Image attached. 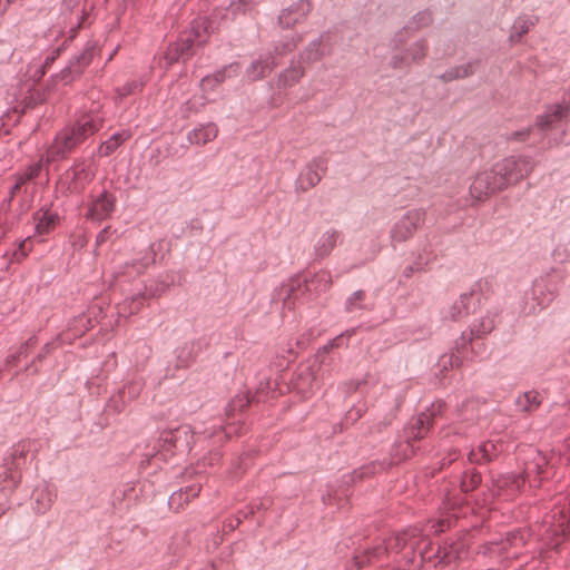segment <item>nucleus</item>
<instances>
[{
	"label": "nucleus",
	"mask_w": 570,
	"mask_h": 570,
	"mask_svg": "<svg viewBox=\"0 0 570 570\" xmlns=\"http://www.w3.org/2000/svg\"><path fill=\"white\" fill-rule=\"evenodd\" d=\"M533 167L530 157L504 158L475 176L470 187V194L476 200L484 199L507 188L510 184L520 181L533 170Z\"/></svg>",
	"instance_id": "1"
},
{
	"label": "nucleus",
	"mask_w": 570,
	"mask_h": 570,
	"mask_svg": "<svg viewBox=\"0 0 570 570\" xmlns=\"http://www.w3.org/2000/svg\"><path fill=\"white\" fill-rule=\"evenodd\" d=\"M104 124V118L97 110L82 114L77 120L57 134L53 142L47 149L43 160L51 164L65 158L78 145L97 132Z\"/></svg>",
	"instance_id": "2"
},
{
	"label": "nucleus",
	"mask_w": 570,
	"mask_h": 570,
	"mask_svg": "<svg viewBox=\"0 0 570 570\" xmlns=\"http://www.w3.org/2000/svg\"><path fill=\"white\" fill-rule=\"evenodd\" d=\"M548 476L549 471L547 459L543 454L538 453L534 461L527 465L525 476L514 474L505 475L499 480V488L507 489L512 494L521 489L525 478L529 479L531 484L538 487L541 480L547 479Z\"/></svg>",
	"instance_id": "3"
},
{
	"label": "nucleus",
	"mask_w": 570,
	"mask_h": 570,
	"mask_svg": "<svg viewBox=\"0 0 570 570\" xmlns=\"http://www.w3.org/2000/svg\"><path fill=\"white\" fill-rule=\"evenodd\" d=\"M209 21L205 17L197 18L191 26V31L188 37L181 42L174 43L169 47L167 59L170 62L178 61L179 59L189 58L194 45H204L208 37Z\"/></svg>",
	"instance_id": "4"
},
{
	"label": "nucleus",
	"mask_w": 570,
	"mask_h": 570,
	"mask_svg": "<svg viewBox=\"0 0 570 570\" xmlns=\"http://www.w3.org/2000/svg\"><path fill=\"white\" fill-rule=\"evenodd\" d=\"M26 451L24 446L14 449L0 466V492H2L6 499H8L20 484Z\"/></svg>",
	"instance_id": "5"
},
{
	"label": "nucleus",
	"mask_w": 570,
	"mask_h": 570,
	"mask_svg": "<svg viewBox=\"0 0 570 570\" xmlns=\"http://www.w3.org/2000/svg\"><path fill=\"white\" fill-rule=\"evenodd\" d=\"M429 51V46L425 39H420L413 42L404 52L394 53L391 58L390 65L394 69H403L412 63L422 61Z\"/></svg>",
	"instance_id": "6"
},
{
	"label": "nucleus",
	"mask_w": 570,
	"mask_h": 570,
	"mask_svg": "<svg viewBox=\"0 0 570 570\" xmlns=\"http://www.w3.org/2000/svg\"><path fill=\"white\" fill-rule=\"evenodd\" d=\"M116 207V197L104 190L99 195L92 197L90 203L88 204V212L86 214V217L95 220V222H101L114 213Z\"/></svg>",
	"instance_id": "7"
},
{
	"label": "nucleus",
	"mask_w": 570,
	"mask_h": 570,
	"mask_svg": "<svg viewBox=\"0 0 570 570\" xmlns=\"http://www.w3.org/2000/svg\"><path fill=\"white\" fill-rule=\"evenodd\" d=\"M326 170V163L323 159H313L299 173L296 180L297 188L303 191L312 189L321 181Z\"/></svg>",
	"instance_id": "8"
},
{
	"label": "nucleus",
	"mask_w": 570,
	"mask_h": 570,
	"mask_svg": "<svg viewBox=\"0 0 570 570\" xmlns=\"http://www.w3.org/2000/svg\"><path fill=\"white\" fill-rule=\"evenodd\" d=\"M423 223V214L420 210L407 212L392 229L394 242H404L412 237Z\"/></svg>",
	"instance_id": "9"
},
{
	"label": "nucleus",
	"mask_w": 570,
	"mask_h": 570,
	"mask_svg": "<svg viewBox=\"0 0 570 570\" xmlns=\"http://www.w3.org/2000/svg\"><path fill=\"white\" fill-rule=\"evenodd\" d=\"M311 11V3L307 0L298 2L284 9L279 14V24L283 28H291L297 23H302Z\"/></svg>",
	"instance_id": "10"
},
{
	"label": "nucleus",
	"mask_w": 570,
	"mask_h": 570,
	"mask_svg": "<svg viewBox=\"0 0 570 570\" xmlns=\"http://www.w3.org/2000/svg\"><path fill=\"white\" fill-rule=\"evenodd\" d=\"M186 436L187 430L185 428L164 431L158 440L159 451L164 459L167 456V454H171L174 450L181 446V441L183 439L186 440Z\"/></svg>",
	"instance_id": "11"
},
{
	"label": "nucleus",
	"mask_w": 570,
	"mask_h": 570,
	"mask_svg": "<svg viewBox=\"0 0 570 570\" xmlns=\"http://www.w3.org/2000/svg\"><path fill=\"white\" fill-rule=\"evenodd\" d=\"M275 67L276 62L274 57L272 53H267L252 62L246 70V76L250 81H256L266 77Z\"/></svg>",
	"instance_id": "12"
},
{
	"label": "nucleus",
	"mask_w": 570,
	"mask_h": 570,
	"mask_svg": "<svg viewBox=\"0 0 570 570\" xmlns=\"http://www.w3.org/2000/svg\"><path fill=\"white\" fill-rule=\"evenodd\" d=\"M202 490L200 483H195L186 487L185 489H180L177 492H174L169 498V505L176 512L181 511L191 499L198 497Z\"/></svg>",
	"instance_id": "13"
},
{
	"label": "nucleus",
	"mask_w": 570,
	"mask_h": 570,
	"mask_svg": "<svg viewBox=\"0 0 570 570\" xmlns=\"http://www.w3.org/2000/svg\"><path fill=\"white\" fill-rule=\"evenodd\" d=\"M217 135L218 127L215 124L209 122L190 130L187 135V139L193 145H205L213 141Z\"/></svg>",
	"instance_id": "14"
},
{
	"label": "nucleus",
	"mask_w": 570,
	"mask_h": 570,
	"mask_svg": "<svg viewBox=\"0 0 570 570\" xmlns=\"http://www.w3.org/2000/svg\"><path fill=\"white\" fill-rule=\"evenodd\" d=\"M525 531H517L507 538L501 548L507 559L518 558L522 553L521 548L525 544Z\"/></svg>",
	"instance_id": "15"
},
{
	"label": "nucleus",
	"mask_w": 570,
	"mask_h": 570,
	"mask_svg": "<svg viewBox=\"0 0 570 570\" xmlns=\"http://www.w3.org/2000/svg\"><path fill=\"white\" fill-rule=\"evenodd\" d=\"M36 233L45 236L53 230L58 224V215L50 210H39L35 214Z\"/></svg>",
	"instance_id": "16"
},
{
	"label": "nucleus",
	"mask_w": 570,
	"mask_h": 570,
	"mask_svg": "<svg viewBox=\"0 0 570 570\" xmlns=\"http://www.w3.org/2000/svg\"><path fill=\"white\" fill-rule=\"evenodd\" d=\"M500 450L498 444L492 441L483 442L478 449L470 452L469 460L473 463L489 462L498 455Z\"/></svg>",
	"instance_id": "17"
},
{
	"label": "nucleus",
	"mask_w": 570,
	"mask_h": 570,
	"mask_svg": "<svg viewBox=\"0 0 570 570\" xmlns=\"http://www.w3.org/2000/svg\"><path fill=\"white\" fill-rule=\"evenodd\" d=\"M568 114V108L562 105H554L544 115L538 116L537 126L541 129L549 128L553 122L560 121Z\"/></svg>",
	"instance_id": "18"
},
{
	"label": "nucleus",
	"mask_w": 570,
	"mask_h": 570,
	"mask_svg": "<svg viewBox=\"0 0 570 570\" xmlns=\"http://www.w3.org/2000/svg\"><path fill=\"white\" fill-rule=\"evenodd\" d=\"M239 69L240 68L237 63H232L213 76L204 78L202 81L203 86L214 88L216 85L225 81V79L236 77L239 73Z\"/></svg>",
	"instance_id": "19"
},
{
	"label": "nucleus",
	"mask_w": 570,
	"mask_h": 570,
	"mask_svg": "<svg viewBox=\"0 0 570 570\" xmlns=\"http://www.w3.org/2000/svg\"><path fill=\"white\" fill-rule=\"evenodd\" d=\"M338 236V232L334 229L323 233L315 246L317 255L322 257L327 256L336 246Z\"/></svg>",
	"instance_id": "20"
},
{
	"label": "nucleus",
	"mask_w": 570,
	"mask_h": 570,
	"mask_svg": "<svg viewBox=\"0 0 570 570\" xmlns=\"http://www.w3.org/2000/svg\"><path fill=\"white\" fill-rule=\"evenodd\" d=\"M473 293H464L459 299H456L450 308V317L452 320H458L466 314H469L472 305H473Z\"/></svg>",
	"instance_id": "21"
},
{
	"label": "nucleus",
	"mask_w": 570,
	"mask_h": 570,
	"mask_svg": "<svg viewBox=\"0 0 570 570\" xmlns=\"http://www.w3.org/2000/svg\"><path fill=\"white\" fill-rule=\"evenodd\" d=\"M332 286V276L328 272L322 271L305 284V288L309 292L323 293Z\"/></svg>",
	"instance_id": "22"
},
{
	"label": "nucleus",
	"mask_w": 570,
	"mask_h": 570,
	"mask_svg": "<svg viewBox=\"0 0 570 570\" xmlns=\"http://www.w3.org/2000/svg\"><path fill=\"white\" fill-rule=\"evenodd\" d=\"M431 415L426 413L420 414L413 425L409 430V438L419 440L424 438L431 426Z\"/></svg>",
	"instance_id": "23"
},
{
	"label": "nucleus",
	"mask_w": 570,
	"mask_h": 570,
	"mask_svg": "<svg viewBox=\"0 0 570 570\" xmlns=\"http://www.w3.org/2000/svg\"><path fill=\"white\" fill-rule=\"evenodd\" d=\"M129 138L127 132H118L111 136L108 140L102 142L98 148V154L101 157L110 156L124 141Z\"/></svg>",
	"instance_id": "24"
},
{
	"label": "nucleus",
	"mask_w": 570,
	"mask_h": 570,
	"mask_svg": "<svg viewBox=\"0 0 570 570\" xmlns=\"http://www.w3.org/2000/svg\"><path fill=\"white\" fill-rule=\"evenodd\" d=\"M324 57V52L322 49V41L314 40L312 41L305 50L301 53V60L306 65H312L314 62L320 61Z\"/></svg>",
	"instance_id": "25"
},
{
	"label": "nucleus",
	"mask_w": 570,
	"mask_h": 570,
	"mask_svg": "<svg viewBox=\"0 0 570 570\" xmlns=\"http://www.w3.org/2000/svg\"><path fill=\"white\" fill-rule=\"evenodd\" d=\"M304 75L305 70L302 67H291L279 76L278 86L284 88L293 87L304 77Z\"/></svg>",
	"instance_id": "26"
},
{
	"label": "nucleus",
	"mask_w": 570,
	"mask_h": 570,
	"mask_svg": "<svg viewBox=\"0 0 570 570\" xmlns=\"http://www.w3.org/2000/svg\"><path fill=\"white\" fill-rule=\"evenodd\" d=\"M535 21L530 18H518L513 26L510 35V40L512 42H519L523 35L528 33L529 30L534 26Z\"/></svg>",
	"instance_id": "27"
},
{
	"label": "nucleus",
	"mask_w": 570,
	"mask_h": 570,
	"mask_svg": "<svg viewBox=\"0 0 570 570\" xmlns=\"http://www.w3.org/2000/svg\"><path fill=\"white\" fill-rule=\"evenodd\" d=\"M72 176L75 179L73 190H80L85 187L86 183L92 178V174L82 165L76 166L72 171L68 173L67 176Z\"/></svg>",
	"instance_id": "28"
},
{
	"label": "nucleus",
	"mask_w": 570,
	"mask_h": 570,
	"mask_svg": "<svg viewBox=\"0 0 570 570\" xmlns=\"http://www.w3.org/2000/svg\"><path fill=\"white\" fill-rule=\"evenodd\" d=\"M53 500L55 494L50 490L46 489L40 491L35 500V512L38 514L46 513L51 508Z\"/></svg>",
	"instance_id": "29"
},
{
	"label": "nucleus",
	"mask_w": 570,
	"mask_h": 570,
	"mask_svg": "<svg viewBox=\"0 0 570 570\" xmlns=\"http://www.w3.org/2000/svg\"><path fill=\"white\" fill-rule=\"evenodd\" d=\"M541 403L540 394L534 391L524 393L518 399V405L522 411L531 412Z\"/></svg>",
	"instance_id": "30"
},
{
	"label": "nucleus",
	"mask_w": 570,
	"mask_h": 570,
	"mask_svg": "<svg viewBox=\"0 0 570 570\" xmlns=\"http://www.w3.org/2000/svg\"><path fill=\"white\" fill-rule=\"evenodd\" d=\"M151 261L153 259L150 257L141 261L132 259L131 262L126 263L122 274L129 277L140 275L150 265Z\"/></svg>",
	"instance_id": "31"
},
{
	"label": "nucleus",
	"mask_w": 570,
	"mask_h": 570,
	"mask_svg": "<svg viewBox=\"0 0 570 570\" xmlns=\"http://www.w3.org/2000/svg\"><path fill=\"white\" fill-rule=\"evenodd\" d=\"M432 22V17L430 12L423 11L419 12L412 18V21L406 26L405 33L409 31H417L422 28L428 27Z\"/></svg>",
	"instance_id": "32"
},
{
	"label": "nucleus",
	"mask_w": 570,
	"mask_h": 570,
	"mask_svg": "<svg viewBox=\"0 0 570 570\" xmlns=\"http://www.w3.org/2000/svg\"><path fill=\"white\" fill-rule=\"evenodd\" d=\"M298 293H303V285L299 281H292L281 289V294L286 303L297 299Z\"/></svg>",
	"instance_id": "33"
},
{
	"label": "nucleus",
	"mask_w": 570,
	"mask_h": 570,
	"mask_svg": "<svg viewBox=\"0 0 570 570\" xmlns=\"http://www.w3.org/2000/svg\"><path fill=\"white\" fill-rule=\"evenodd\" d=\"M481 482V475L475 472L471 471L469 473H465L462 481H461V490L463 492H470L474 490Z\"/></svg>",
	"instance_id": "34"
},
{
	"label": "nucleus",
	"mask_w": 570,
	"mask_h": 570,
	"mask_svg": "<svg viewBox=\"0 0 570 570\" xmlns=\"http://www.w3.org/2000/svg\"><path fill=\"white\" fill-rule=\"evenodd\" d=\"M250 403V399L248 394H240L237 395L232 402H230V410L232 411H243L246 409Z\"/></svg>",
	"instance_id": "35"
},
{
	"label": "nucleus",
	"mask_w": 570,
	"mask_h": 570,
	"mask_svg": "<svg viewBox=\"0 0 570 570\" xmlns=\"http://www.w3.org/2000/svg\"><path fill=\"white\" fill-rule=\"evenodd\" d=\"M493 327H494L493 320L488 317L480 322L479 327L474 326L472 330V333L475 334L476 336H481V335L490 333L493 330Z\"/></svg>",
	"instance_id": "36"
},
{
	"label": "nucleus",
	"mask_w": 570,
	"mask_h": 570,
	"mask_svg": "<svg viewBox=\"0 0 570 570\" xmlns=\"http://www.w3.org/2000/svg\"><path fill=\"white\" fill-rule=\"evenodd\" d=\"M476 70V62H468L456 67L459 79L473 75Z\"/></svg>",
	"instance_id": "37"
},
{
	"label": "nucleus",
	"mask_w": 570,
	"mask_h": 570,
	"mask_svg": "<svg viewBox=\"0 0 570 570\" xmlns=\"http://www.w3.org/2000/svg\"><path fill=\"white\" fill-rule=\"evenodd\" d=\"M299 41L301 38H292L289 41L284 42L282 46H277L275 50L279 56L286 55L287 52L292 51Z\"/></svg>",
	"instance_id": "38"
},
{
	"label": "nucleus",
	"mask_w": 570,
	"mask_h": 570,
	"mask_svg": "<svg viewBox=\"0 0 570 570\" xmlns=\"http://www.w3.org/2000/svg\"><path fill=\"white\" fill-rule=\"evenodd\" d=\"M452 524V519H440L439 521L434 522L432 528H434L435 532H443L446 528H450Z\"/></svg>",
	"instance_id": "39"
},
{
	"label": "nucleus",
	"mask_w": 570,
	"mask_h": 570,
	"mask_svg": "<svg viewBox=\"0 0 570 570\" xmlns=\"http://www.w3.org/2000/svg\"><path fill=\"white\" fill-rule=\"evenodd\" d=\"M364 299V292L357 291L355 292L347 301V308L350 311L354 309L357 302H361Z\"/></svg>",
	"instance_id": "40"
},
{
	"label": "nucleus",
	"mask_w": 570,
	"mask_h": 570,
	"mask_svg": "<svg viewBox=\"0 0 570 570\" xmlns=\"http://www.w3.org/2000/svg\"><path fill=\"white\" fill-rule=\"evenodd\" d=\"M41 169V163H37L31 165L26 173L23 174L26 176V179L30 180L35 177H37Z\"/></svg>",
	"instance_id": "41"
},
{
	"label": "nucleus",
	"mask_w": 570,
	"mask_h": 570,
	"mask_svg": "<svg viewBox=\"0 0 570 570\" xmlns=\"http://www.w3.org/2000/svg\"><path fill=\"white\" fill-rule=\"evenodd\" d=\"M561 531L563 534L570 531V519L566 521V517H561L556 524L554 532Z\"/></svg>",
	"instance_id": "42"
},
{
	"label": "nucleus",
	"mask_w": 570,
	"mask_h": 570,
	"mask_svg": "<svg viewBox=\"0 0 570 570\" xmlns=\"http://www.w3.org/2000/svg\"><path fill=\"white\" fill-rule=\"evenodd\" d=\"M444 81H452V80H455V79H459V75H458V71H456V67H453L449 70H446L442 77H441Z\"/></svg>",
	"instance_id": "43"
},
{
	"label": "nucleus",
	"mask_w": 570,
	"mask_h": 570,
	"mask_svg": "<svg viewBox=\"0 0 570 570\" xmlns=\"http://www.w3.org/2000/svg\"><path fill=\"white\" fill-rule=\"evenodd\" d=\"M26 181H28V179H26L24 175L18 176L17 181L12 187L11 194L13 195L17 190H19Z\"/></svg>",
	"instance_id": "44"
},
{
	"label": "nucleus",
	"mask_w": 570,
	"mask_h": 570,
	"mask_svg": "<svg viewBox=\"0 0 570 570\" xmlns=\"http://www.w3.org/2000/svg\"><path fill=\"white\" fill-rule=\"evenodd\" d=\"M530 129L523 130V131H517L513 134V138L517 140H524L529 137Z\"/></svg>",
	"instance_id": "45"
},
{
	"label": "nucleus",
	"mask_w": 570,
	"mask_h": 570,
	"mask_svg": "<svg viewBox=\"0 0 570 570\" xmlns=\"http://www.w3.org/2000/svg\"><path fill=\"white\" fill-rule=\"evenodd\" d=\"M30 244V239H26L21 246H20V250L22 252V255L26 256L28 254V252L30 250V247L28 246Z\"/></svg>",
	"instance_id": "46"
},
{
	"label": "nucleus",
	"mask_w": 570,
	"mask_h": 570,
	"mask_svg": "<svg viewBox=\"0 0 570 570\" xmlns=\"http://www.w3.org/2000/svg\"><path fill=\"white\" fill-rule=\"evenodd\" d=\"M106 235H107V229H104L102 232L99 233L98 237H97V240L100 243V242H104L106 239Z\"/></svg>",
	"instance_id": "47"
},
{
	"label": "nucleus",
	"mask_w": 570,
	"mask_h": 570,
	"mask_svg": "<svg viewBox=\"0 0 570 570\" xmlns=\"http://www.w3.org/2000/svg\"><path fill=\"white\" fill-rule=\"evenodd\" d=\"M403 40H404V38H403V33H402V32H401V33H397V35L395 36V41L402 42Z\"/></svg>",
	"instance_id": "48"
},
{
	"label": "nucleus",
	"mask_w": 570,
	"mask_h": 570,
	"mask_svg": "<svg viewBox=\"0 0 570 570\" xmlns=\"http://www.w3.org/2000/svg\"><path fill=\"white\" fill-rule=\"evenodd\" d=\"M360 384H361L360 382L353 384V389L356 390L360 386Z\"/></svg>",
	"instance_id": "49"
},
{
	"label": "nucleus",
	"mask_w": 570,
	"mask_h": 570,
	"mask_svg": "<svg viewBox=\"0 0 570 570\" xmlns=\"http://www.w3.org/2000/svg\"><path fill=\"white\" fill-rule=\"evenodd\" d=\"M33 344H35V343L32 342V340H30V341H28V342H27V345H28V346H29V345H33Z\"/></svg>",
	"instance_id": "50"
}]
</instances>
